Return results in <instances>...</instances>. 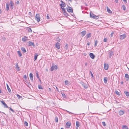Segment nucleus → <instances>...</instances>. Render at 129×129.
<instances>
[{
	"instance_id": "obj_59",
	"label": "nucleus",
	"mask_w": 129,
	"mask_h": 129,
	"mask_svg": "<svg viewBox=\"0 0 129 129\" xmlns=\"http://www.w3.org/2000/svg\"><path fill=\"white\" fill-rule=\"evenodd\" d=\"M16 4H19V1H17V2H16Z\"/></svg>"
},
{
	"instance_id": "obj_15",
	"label": "nucleus",
	"mask_w": 129,
	"mask_h": 129,
	"mask_svg": "<svg viewBox=\"0 0 129 129\" xmlns=\"http://www.w3.org/2000/svg\"><path fill=\"white\" fill-rule=\"evenodd\" d=\"M125 77L126 78V80L128 81L129 80V76L128 74H126L125 75Z\"/></svg>"
},
{
	"instance_id": "obj_19",
	"label": "nucleus",
	"mask_w": 129,
	"mask_h": 129,
	"mask_svg": "<svg viewBox=\"0 0 129 129\" xmlns=\"http://www.w3.org/2000/svg\"><path fill=\"white\" fill-rule=\"evenodd\" d=\"M124 112L123 111L120 110L119 111V114L120 115H122L124 114Z\"/></svg>"
},
{
	"instance_id": "obj_21",
	"label": "nucleus",
	"mask_w": 129,
	"mask_h": 129,
	"mask_svg": "<svg viewBox=\"0 0 129 129\" xmlns=\"http://www.w3.org/2000/svg\"><path fill=\"white\" fill-rule=\"evenodd\" d=\"M9 4L6 3V10L7 11H8L9 9Z\"/></svg>"
},
{
	"instance_id": "obj_49",
	"label": "nucleus",
	"mask_w": 129,
	"mask_h": 129,
	"mask_svg": "<svg viewBox=\"0 0 129 129\" xmlns=\"http://www.w3.org/2000/svg\"><path fill=\"white\" fill-rule=\"evenodd\" d=\"M29 16H32V13L31 12H29Z\"/></svg>"
},
{
	"instance_id": "obj_9",
	"label": "nucleus",
	"mask_w": 129,
	"mask_h": 129,
	"mask_svg": "<svg viewBox=\"0 0 129 129\" xmlns=\"http://www.w3.org/2000/svg\"><path fill=\"white\" fill-rule=\"evenodd\" d=\"M71 123L70 122H67L66 123V127L68 128H69L71 126Z\"/></svg>"
},
{
	"instance_id": "obj_40",
	"label": "nucleus",
	"mask_w": 129,
	"mask_h": 129,
	"mask_svg": "<svg viewBox=\"0 0 129 129\" xmlns=\"http://www.w3.org/2000/svg\"><path fill=\"white\" fill-rule=\"evenodd\" d=\"M56 40L57 41H58V42H60V39L58 37L57 38Z\"/></svg>"
},
{
	"instance_id": "obj_6",
	"label": "nucleus",
	"mask_w": 129,
	"mask_h": 129,
	"mask_svg": "<svg viewBox=\"0 0 129 129\" xmlns=\"http://www.w3.org/2000/svg\"><path fill=\"white\" fill-rule=\"evenodd\" d=\"M104 69L106 70H107L109 68V65L107 64L104 63Z\"/></svg>"
},
{
	"instance_id": "obj_54",
	"label": "nucleus",
	"mask_w": 129,
	"mask_h": 129,
	"mask_svg": "<svg viewBox=\"0 0 129 129\" xmlns=\"http://www.w3.org/2000/svg\"><path fill=\"white\" fill-rule=\"evenodd\" d=\"M10 110L13 112H14V110L12 109L11 108H10Z\"/></svg>"
},
{
	"instance_id": "obj_23",
	"label": "nucleus",
	"mask_w": 129,
	"mask_h": 129,
	"mask_svg": "<svg viewBox=\"0 0 129 129\" xmlns=\"http://www.w3.org/2000/svg\"><path fill=\"white\" fill-rule=\"evenodd\" d=\"M21 49L23 53H25L26 52V50L24 48L21 47Z\"/></svg>"
},
{
	"instance_id": "obj_42",
	"label": "nucleus",
	"mask_w": 129,
	"mask_h": 129,
	"mask_svg": "<svg viewBox=\"0 0 129 129\" xmlns=\"http://www.w3.org/2000/svg\"><path fill=\"white\" fill-rule=\"evenodd\" d=\"M98 41L97 40L95 41V44L94 46L95 47H96L97 45V44L98 43Z\"/></svg>"
},
{
	"instance_id": "obj_41",
	"label": "nucleus",
	"mask_w": 129,
	"mask_h": 129,
	"mask_svg": "<svg viewBox=\"0 0 129 129\" xmlns=\"http://www.w3.org/2000/svg\"><path fill=\"white\" fill-rule=\"evenodd\" d=\"M122 8L123 10H125L126 7L124 5H123L122 6Z\"/></svg>"
},
{
	"instance_id": "obj_28",
	"label": "nucleus",
	"mask_w": 129,
	"mask_h": 129,
	"mask_svg": "<svg viewBox=\"0 0 129 129\" xmlns=\"http://www.w3.org/2000/svg\"><path fill=\"white\" fill-rule=\"evenodd\" d=\"M7 89H8V91L9 92H11V89H10L8 85L7 84Z\"/></svg>"
},
{
	"instance_id": "obj_4",
	"label": "nucleus",
	"mask_w": 129,
	"mask_h": 129,
	"mask_svg": "<svg viewBox=\"0 0 129 129\" xmlns=\"http://www.w3.org/2000/svg\"><path fill=\"white\" fill-rule=\"evenodd\" d=\"M10 8L11 9H13L14 8V4L13 1H10Z\"/></svg>"
},
{
	"instance_id": "obj_18",
	"label": "nucleus",
	"mask_w": 129,
	"mask_h": 129,
	"mask_svg": "<svg viewBox=\"0 0 129 129\" xmlns=\"http://www.w3.org/2000/svg\"><path fill=\"white\" fill-rule=\"evenodd\" d=\"M28 45L29 46H35L34 44L33 43L30 41H29L28 42Z\"/></svg>"
},
{
	"instance_id": "obj_52",
	"label": "nucleus",
	"mask_w": 129,
	"mask_h": 129,
	"mask_svg": "<svg viewBox=\"0 0 129 129\" xmlns=\"http://www.w3.org/2000/svg\"><path fill=\"white\" fill-rule=\"evenodd\" d=\"M61 8L62 9V10L63 11V12H66L65 10V9H64V8H62V7H61Z\"/></svg>"
},
{
	"instance_id": "obj_60",
	"label": "nucleus",
	"mask_w": 129,
	"mask_h": 129,
	"mask_svg": "<svg viewBox=\"0 0 129 129\" xmlns=\"http://www.w3.org/2000/svg\"><path fill=\"white\" fill-rule=\"evenodd\" d=\"M90 43H87V45H88V46H89L90 45Z\"/></svg>"
},
{
	"instance_id": "obj_32",
	"label": "nucleus",
	"mask_w": 129,
	"mask_h": 129,
	"mask_svg": "<svg viewBox=\"0 0 129 129\" xmlns=\"http://www.w3.org/2000/svg\"><path fill=\"white\" fill-rule=\"evenodd\" d=\"M17 53L20 57H21V56L22 54H21V52L20 51H17Z\"/></svg>"
},
{
	"instance_id": "obj_22",
	"label": "nucleus",
	"mask_w": 129,
	"mask_h": 129,
	"mask_svg": "<svg viewBox=\"0 0 129 129\" xmlns=\"http://www.w3.org/2000/svg\"><path fill=\"white\" fill-rule=\"evenodd\" d=\"M15 68L16 69L18 70V71H19L20 70V69H19V67H18V63H16L15 64Z\"/></svg>"
},
{
	"instance_id": "obj_43",
	"label": "nucleus",
	"mask_w": 129,
	"mask_h": 129,
	"mask_svg": "<svg viewBox=\"0 0 129 129\" xmlns=\"http://www.w3.org/2000/svg\"><path fill=\"white\" fill-rule=\"evenodd\" d=\"M24 125L25 126H27L28 125V123L26 121H25L24 123Z\"/></svg>"
},
{
	"instance_id": "obj_20",
	"label": "nucleus",
	"mask_w": 129,
	"mask_h": 129,
	"mask_svg": "<svg viewBox=\"0 0 129 129\" xmlns=\"http://www.w3.org/2000/svg\"><path fill=\"white\" fill-rule=\"evenodd\" d=\"M107 11L110 13H112V12L111 11L110 9L108 7H107Z\"/></svg>"
},
{
	"instance_id": "obj_25",
	"label": "nucleus",
	"mask_w": 129,
	"mask_h": 129,
	"mask_svg": "<svg viewBox=\"0 0 129 129\" xmlns=\"http://www.w3.org/2000/svg\"><path fill=\"white\" fill-rule=\"evenodd\" d=\"M63 14L67 17L69 16L68 14L66 12H63Z\"/></svg>"
},
{
	"instance_id": "obj_7",
	"label": "nucleus",
	"mask_w": 129,
	"mask_h": 129,
	"mask_svg": "<svg viewBox=\"0 0 129 129\" xmlns=\"http://www.w3.org/2000/svg\"><path fill=\"white\" fill-rule=\"evenodd\" d=\"M80 84H81L82 86H83L84 88H87V86L85 84L84 82H80Z\"/></svg>"
},
{
	"instance_id": "obj_13",
	"label": "nucleus",
	"mask_w": 129,
	"mask_h": 129,
	"mask_svg": "<svg viewBox=\"0 0 129 129\" xmlns=\"http://www.w3.org/2000/svg\"><path fill=\"white\" fill-rule=\"evenodd\" d=\"M28 37H24L22 39V41L23 42H25L28 40Z\"/></svg>"
},
{
	"instance_id": "obj_58",
	"label": "nucleus",
	"mask_w": 129,
	"mask_h": 129,
	"mask_svg": "<svg viewBox=\"0 0 129 129\" xmlns=\"http://www.w3.org/2000/svg\"><path fill=\"white\" fill-rule=\"evenodd\" d=\"M113 33H111V37H112L113 36Z\"/></svg>"
},
{
	"instance_id": "obj_27",
	"label": "nucleus",
	"mask_w": 129,
	"mask_h": 129,
	"mask_svg": "<svg viewBox=\"0 0 129 129\" xmlns=\"http://www.w3.org/2000/svg\"><path fill=\"white\" fill-rule=\"evenodd\" d=\"M122 129H128V127L126 125H123L122 127Z\"/></svg>"
},
{
	"instance_id": "obj_26",
	"label": "nucleus",
	"mask_w": 129,
	"mask_h": 129,
	"mask_svg": "<svg viewBox=\"0 0 129 129\" xmlns=\"http://www.w3.org/2000/svg\"><path fill=\"white\" fill-rule=\"evenodd\" d=\"M38 55L37 54V53H35V54L34 56L35 60H36L37 59V56Z\"/></svg>"
},
{
	"instance_id": "obj_8",
	"label": "nucleus",
	"mask_w": 129,
	"mask_h": 129,
	"mask_svg": "<svg viewBox=\"0 0 129 129\" xmlns=\"http://www.w3.org/2000/svg\"><path fill=\"white\" fill-rule=\"evenodd\" d=\"M61 2L62 3L60 4V5L61 6V8L62 7H65L66 6L65 3L62 1H61Z\"/></svg>"
},
{
	"instance_id": "obj_61",
	"label": "nucleus",
	"mask_w": 129,
	"mask_h": 129,
	"mask_svg": "<svg viewBox=\"0 0 129 129\" xmlns=\"http://www.w3.org/2000/svg\"><path fill=\"white\" fill-rule=\"evenodd\" d=\"M115 1L116 3H117L118 2V0H115Z\"/></svg>"
},
{
	"instance_id": "obj_3",
	"label": "nucleus",
	"mask_w": 129,
	"mask_h": 129,
	"mask_svg": "<svg viewBox=\"0 0 129 129\" xmlns=\"http://www.w3.org/2000/svg\"><path fill=\"white\" fill-rule=\"evenodd\" d=\"M68 7L67 8V11L69 12L72 13L73 12V10L70 7L68 6Z\"/></svg>"
},
{
	"instance_id": "obj_2",
	"label": "nucleus",
	"mask_w": 129,
	"mask_h": 129,
	"mask_svg": "<svg viewBox=\"0 0 129 129\" xmlns=\"http://www.w3.org/2000/svg\"><path fill=\"white\" fill-rule=\"evenodd\" d=\"M57 69V67L56 65L53 66L50 68V70L51 71H52L55 69Z\"/></svg>"
},
{
	"instance_id": "obj_31",
	"label": "nucleus",
	"mask_w": 129,
	"mask_h": 129,
	"mask_svg": "<svg viewBox=\"0 0 129 129\" xmlns=\"http://www.w3.org/2000/svg\"><path fill=\"white\" fill-rule=\"evenodd\" d=\"M95 15L93 13H90V17H91V18H93V17H94V16H95Z\"/></svg>"
},
{
	"instance_id": "obj_24",
	"label": "nucleus",
	"mask_w": 129,
	"mask_h": 129,
	"mask_svg": "<svg viewBox=\"0 0 129 129\" xmlns=\"http://www.w3.org/2000/svg\"><path fill=\"white\" fill-rule=\"evenodd\" d=\"M107 77H105L104 78V82L105 83H106L107 82Z\"/></svg>"
},
{
	"instance_id": "obj_37",
	"label": "nucleus",
	"mask_w": 129,
	"mask_h": 129,
	"mask_svg": "<svg viewBox=\"0 0 129 129\" xmlns=\"http://www.w3.org/2000/svg\"><path fill=\"white\" fill-rule=\"evenodd\" d=\"M116 93L118 95H120V93L118 92V91H115Z\"/></svg>"
},
{
	"instance_id": "obj_48",
	"label": "nucleus",
	"mask_w": 129,
	"mask_h": 129,
	"mask_svg": "<svg viewBox=\"0 0 129 129\" xmlns=\"http://www.w3.org/2000/svg\"><path fill=\"white\" fill-rule=\"evenodd\" d=\"M23 78L25 79V80H26L27 79L26 76V75H25L23 76Z\"/></svg>"
},
{
	"instance_id": "obj_56",
	"label": "nucleus",
	"mask_w": 129,
	"mask_h": 129,
	"mask_svg": "<svg viewBox=\"0 0 129 129\" xmlns=\"http://www.w3.org/2000/svg\"><path fill=\"white\" fill-rule=\"evenodd\" d=\"M123 1L125 2V3H127V1L126 0H122Z\"/></svg>"
},
{
	"instance_id": "obj_5",
	"label": "nucleus",
	"mask_w": 129,
	"mask_h": 129,
	"mask_svg": "<svg viewBox=\"0 0 129 129\" xmlns=\"http://www.w3.org/2000/svg\"><path fill=\"white\" fill-rule=\"evenodd\" d=\"M113 55V53L112 51H110L109 52L108 57L110 58H111V57Z\"/></svg>"
},
{
	"instance_id": "obj_50",
	"label": "nucleus",
	"mask_w": 129,
	"mask_h": 129,
	"mask_svg": "<svg viewBox=\"0 0 129 129\" xmlns=\"http://www.w3.org/2000/svg\"><path fill=\"white\" fill-rule=\"evenodd\" d=\"M36 76H37V78H39L38 72H37L36 73Z\"/></svg>"
},
{
	"instance_id": "obj_17",
	"label": "nucleus",
	"mask_w": 129,
	"mask_h": 129,
	"mask_svg": "<svg viewBox=\"0 0 129 129\" xmlns=\"http://www.w3.org/2000/svg\"><path fill=\"white\" fill-rule=\"evenodd\" d=\"M79 126V122L78 121H77L76 122V127L77 129Z\"/></svg>"
},
{
	"instance_id": "obj_64",
	"label": "nucleus",
	"mask_w": 129,
	"mask_h": 129,
	"mask_svg": "<svg viewBox=\"0 0 129 129\" xmlns=\"http://www.w3.org/2000/svg\"><path fill=\"white\" fill-rule=\"evenodd\" d=\"M17 96L18 97H18H21V96H20V95H19L18 94H17Z\"/></svg>"
},
{
	"instance_id": "obj_63",
	"label": "nucleus",
	"mask_w": 129,
	"mask_h": 129,
	"mask_svg": "<svg viewBox=\"0 0 129 129\" xmlns=\"http://www.w3.org/2000/svg\"><path fill=\"white\" fill-rule=\"evenodd\" d=\"M55 87L57 90V91H58L59 92V91H58V88H57V87L56 86H55Z\"/></svg>"
},
{
	"instance_id": "obj_11",
	"label": "nucleus",
	"mask_w": 129,
	"mask_h": 129,
	"mask_svg": "<svg viewBox=\"0 0 129 129\" xmlns=\"http://www.w3.org/2000/svg\"><path fill=\"white\" fill-rule=\"evenodd\" d=\"M126 37V35L125 34H123L120 36V39H121L122 40L124 39Z\"/></svg>"
},
{
	"instance_id": "obj_1",
	"label": "nucleus",
	"mask_w": 129,
	"mask_h": 129,
	"mask_svg": "<svg viewBox=\"0 0 129 129\" xmlns=\"http://www.w3.org/2000/svg\"><path fill=\"white\" fill-rule=\"evenodd\" d=\"M35 19L38 22H39L40 21V15L38 14H37L35 17Z\"/></svg>"
},
{
	"instance_id": "obj_12",
	"label": "nucleus",
	"mask_w": 129,
	"mask_h": 129,
	"mask_svg": "<svg viewBox=\"0 0 129 129\" xmlns=\"http://www.w3.org/2000/svg\"><path fill=\"white\" fill-rule=\"evenodd\" d=\"M29 76L31 80L33 81V74L31 73L29 74Z\"/></svg>"
},
{
	"instance_id": "obj_29",
	"label": "nucleus",
	"mask_w": 129,
	"mask_h": 129,
	"mask_svg": "<svg viewBox=\"0 0 129 129\" xmlns=\"http://www.w3.org/2000/svg\"><path fill=\"white\" fill-rule=\"evenodd\" d=\"M124 93L127 96H129V92L126 91H124Z\"/></svg>"
},
{
	"instance_id": "obj_55",
	"label": "nucleus",
	"mask_w": 129,
	"mask_h": 129,
	"mask_svg": "<svg viewBox=\"0 0 129 129\" xmlns=\"http://www.w3.org/2000/svg\"><path fill=\"white\" fill-rule=\"evenodd\" d=\"M66 111L69 114H72V113H71L70 112H69V111H67V110H66Z\"/></svg>"
},
{
	"instance_id": "obj_46",
	"label": "nucleus",
	"mask_w": 129,
	"mask_h": 129,
	"mask_svg": "<svg viewBox=\"0 0 129 129\" xmlns=\"http://www.w3.org/2000/svg\"><path fill=\"white\" fill-rule=\"evenodd\" d=\"M4 105V107H6L7 108H8V106L7 105V104L6 103H5Z\"/></svg>"
},
{
	"instance_id": "obj_16",
	"label": "nucleus",
	"mask_w": 129,
	"mask_h": 129,
	"mask_svg": "<svg viewBox=\"0 0 129 129\" xmlns=\"http://www.w3.org/2000/svg\"><path fill=\"white\" fill-rule=\"evenodd\" d=\"M89 56L92 59H94L95 57V56L92 53H90L89 54Z\"/></svg>"
},
{
	"instance_id": "obj_38",
	"label": "nucleus",
	"mask_w": 129,
	"mask_h": 129,
	"mask_svg": "<svg viewBox=\"0 0 129 129\" xmlns=\"http://www.w3.org/2000/svg\"><path fill=\"white\" fill-rule=\"evenodd\" d=\"M38 87L39 89H43V88L40 85H38Z\"/></svg>"
},
{
	"instance_id": "obj_14",
	"label": "nucleus",
	"mask_w": 129,
	"mask_h": 129,
	"mask_svg": "<svg viewBox=\"0 0 129 129\" xmlns=\"http://www.w3.org/2000/svg\"><path fill=\"white\" fill-rule=\"evenodd\" d=\"M55 47L57 49H59L60 48V45L59 44V43L58 42H57L55 44Z\"/></svg>"
},
{
	"instance_id": "obj_33",
	"label": "nucleus",
	"mask_w": 129,
	"mask_h": 129,
	"mask_svg": "<svg viewBox=\"0 0 129 129\" xmlns=\"http://www.w3.org/2000/svg\"><path fill=\"white\" fill-rule=\"evenodd\" d=\"M65 83L66 85H68L69 83V82L68 80H65Z\"/></svg>"
},
{
	"instance_id": "obj_51",
	"label": "nucleus",
	"mask_w": 129,
	"mask_h": 129,
	"mask_svg": "<svg viewBox=\"0 0 129 129\" xmlns=\"http://www.w3.org/2000/svg\"><path fill=\"white\" fill-rule=\"evenodd\" d=\"M1 103L3 104V105H4L5 103L3 101H1Z\"/></svg>"
},
{
	"instance_id": "obj_53",
	"label": "nucleus",
	"mask_w": 129,
	"mask_h": 129,
	"mask_svg": "<svg viewBox=\"0 0 129 129\" xmlns=\"http://www.w3.org/2000/svg\"><path fill=\"white\" fill-rule=\"evenodd\" d=\"M46 18L47 19H49V17L48 15H47L46 16Z\"/></svg>"
},
{
	"instance_id": "obj_47",
	"label": "nucleus",
	"mask_w": 129,
	"mask_h": 129,
	"mask_svg": "<svg viewBox=\"0 0 129 129\" xmlns=\"http://www.w3.org/2000/svg\"><path fill=\"white\" fill-rule=\"evenodd\" d=\"M90 73L91 74V76L92 77V78H93L94 77H93V75L91 71H90Z\"/></svg>"
},
{
	"instance_id": "obj_35",
	"label": "nucleus",
	"mask_w": 129,
	"mask_h": 129,
	"mask_svg": "<svg viewBox=\"0 0 129 129\" xmlns=\"http://www.w3.org/2000/svg\"><path fill=\"white\" fill-rule=\"evenodd\" d=\"M99 18V16H96V15H95L94 16V17H93V18L95 19H98Z\"/></svg>"
},
{
	"instance_id": "obj_36",
	"label": "nucleus",
	"mask_w": 129,
	"mask_h": 129,
	"mask_svg": "<svg viewBox=\"0 0 129 129\" xmlns=\"http://www.w3.org/2000/svg\"><path fill=\"white\" fill-rule=\"evenodd\" d=\"M55 120L56 122H57L58 121V119L57 117H56L55 119Z\"/></svg>"
},
{
	"instance_id": "obj_57",
	"label": "nucleus",
	"mask_w": 129,
	"mask_h": 129,
	"mask_svg": "<svg viewBox=\"0 0 129 129\" xmlns=\"http://www.w3.org/2000/svg\"><path fill=\"white\" fill-rule=\"evenodd\" d=\"M62 96H63V97L64 96V97H65L66 95H65V94H64L63 93L62 94Z\"/></svg>"
},
{
	"instance_id": "obj_39",
	"label": "nucleus",
	"mask_w": 129,
	"mask_h": 129,
	"mask_svg": "<svg viewBox=\"0 0 129 129\" xmlns=\"http://www.w3.org/2000/svg\"><path fill=\"white\" fill-rule=\"evenodd\" d=\"M28 30L29 32H31L32 31L31 29L30 28H28Z\"/></svg>"
},
{
	"instance_id": "obj_44",
	"label": "nucleus",
	"mask_w": 129,
	"mask_h": 129,
	"mask_svg": "<svg viewBox=\"0 0 129 129\" xmlns=\"http://www.w3.org/2000/svg\"><path fill=\"white\" fill-rule=\"evenodd\" d=\"M107 39L106 38H104V42H107Z\"/></svg>"
},
{
	"instance_id": "obj_62",
	"label": "nucleus",
	"mask_w": 129,
	"mask_h": 129,
	"mask_svg": "<svg viewBox=\"0 0 129 129\" xmlns=\"http://www.w3.org/2000/svg\"><path fill=\"white\" fill-rule=\"evenodd\" d=\"M85 66H87V62H85Z\"/></svg>"
},
{
	"instance_id": "obj_34",
	"label": "nucleus",
	"mask_w": 129,
	"mask_h": 129,
	"mask_svg": "<svg viewBox=\"0 0 129 129\" xmlns=\"http://www.w3.org/2000/svg\"><path fill=\"white\" fill-rule=\"evenodd\" d=\"M86 36L87 38L90 37L91 36V34L89 33L87 34Z\"/></svg>"
},
{
	"instance_id": "obj_10",
	"label": "nucleus",
	"mask_w": 129,
	"mask_h": 129,
	"mask_svg": "<svg viewBox=\"0 0 129 129\" xmlns=\"http://www.w3.org/2000/svg\"><path fill=\"white\" fill-rule=\"evenodd\" d=\"M86 34V31L84 30L81 32L80 34L82 37H83Z\"/></svg>"
},
{
	"instance_id": "obj_30",
	"label": "nucleus",
	"mask_w": 129,
	"mask_h": 129,
	"mask_svg": "<svg viewBox=\"0 0 129 129\" xmlns=\"http://www.w3.org/2000/svg\"><path fill=\"white\" fill-rule=\"evenodd\" d=\"M64 49L66 50H67L68 49V44H66V45L64 46Z\"/></svg>"
},
{
	"instance_id": "obj_45",
	"label": "nucleus",
	"mask_w": 129,
	"mask_h": 129,
	"mask_svg": "<svg viewBox=\"0 0 129 129\" xmlns=\"http://www.w3.org/2000/svg\"><path fill=\"white\" fill-rule=\"evenodd\" d=\"M102 123L103 126H105L106 125L105 123V122H102Z\"/></svg>"
}]
</instances>
